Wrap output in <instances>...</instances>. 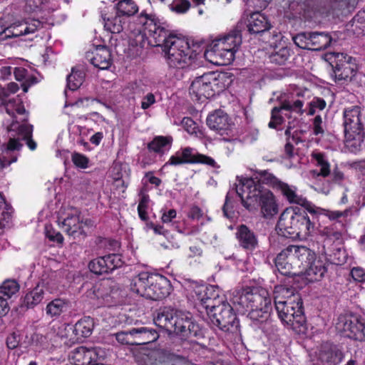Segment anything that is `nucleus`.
<instances>
[{"label": "nucleus", "mask_w": 365, "mask_h": 365, "mask_svg": "<svg viewBox=\"0 0 365 365\" xmlns=\"http://www.w3.org/2000/svg\"><path fill=\"white\" fill-rule=\"evenodd\" d=\"M195 163L206 164L212 167L215 166L214 159L202 154H195L194 150L190 148H185L182 151L177 152L170 157L169 161L165 165L168 164L179 165L184 163Z\"/></svg>", "instance_id": "b1692460"}, {"label": "nucleus", "mask_w": 365, "mask_h": 365, "mask_svg": "<svg viewBox=\"0 0 365 365\" xmlns=\"http://www.w3.org/2000/svg\"><path fill=\"white\" fill-rule=\"evenodd\" d=\"M270 24L267 17L259 12L251 14L249 19L248 29L252 34H259L268 30Z\"/></svg>", "instance_id": "c9c22d12"}, {"label": "nucleus", "mask_w": 365, "mask_h": 365, "mask_svg": "<svg viewBox=\"0 0 365 365\" xmlns=\"http://www.w3.org/2000/svg\"><path fill=\"white\" fill-rule=\"evenodd\" d=\"M68 309V302L63 299H55L50 302L46 307V314L51 317H58Z\"/></svg>", "instance_id": "79ce46f5"}, {"label": "nucleus", "mask_w": 365, "mask_h": 365, "mask_svg": "<svg viewBox=\"0 0 365 365\" xmlns=\"http://www.w3.org/2000/svg\"><path fill=\"white\" fill-rule=\"evenodd\" d=\"M314 220H311L302 208L289 207L281 214L277 227L287 237L304 240L316 232Z\"/></svg>", "instance_id": "39448f33"}, {"label": "nucleus", "mask_w": 365, "mask_h": 365, "mask_svg": "<svg viewBox=\"0 0 365 365\" xmlns=\"http://www.w3.org/2000/svg\"><path fill=\"white\" fill-rule=\"evenodd\" d=\"M227 86L226 76L218 72H209L196 77L190 86V94L196 101L204 102L223 91Z\"/></svg>", "instance_id": "f8f14e48"}, {"label": "nucleus", "mask_w": 365, "mask_h": 365, "mask_svg": "<svg viewBox=\"0 0 365 365\" xmlns=\"http://www.w3.org/2000/svg\"><path fill=\"white\" fill-rule=\"evenodd\" d=\"M181 125L188 133L193 134L196 133V123L190 118H183L181 120Z\"/></svg>", "instance_id": "052dcab7"}, {"label": "nucleus", "mask_w": 365, "mask_h": 365, "mask_svg": "<svg viewBox=\"0 0 365 365\" xmlns=\"http://www.w3.org/2000/svg\"><path fill=\"white\" fill-rule=\"evenodd\" d=\"M85 287L87 289L86 297L94 301V305L101 307L108 304L109 295L101 284H86Z\"/></svg>", "instance_id": "7c9ffc66"}, {"label": "nucleus", "mask_w": 365, "mask_h": 365, "mask_svg": "<svg viewBox=\"0 0 365 365\" xmlns=\"http://www.w3.org/2000/svg\"><path fill=\"white\" fill-rule=\"evenodd\" d=\"M173 138L170 136L155 137L148 145L150 150L157 153H164L169 150L171 147Z\"/></svg>", "instance_id": "37998d69"}, {"label": "nucleus", "mask_w": 365, "mask_h": 365, "mask_svg": "<svg viewBox=\"0 0 365 365\" xmlns=\"http://www.w3.org/2000/svg\"><path fill=\"white\" fill-rule=\"evenodd\" d=\"M57 222L64 232L74 239L85 235L86 228L91 226V220H84L80 212L75 208H68L64 214L61 213Z\"/></svg>", "instance_id": "dca6fc26"}, {"label": "nucleus", "mask_w": 365, "mask_h": 365, "mask_svg": "<svg viewBox=\"0 0 365 365\" xmlns=\"http://www.w3.org/2000/svg\"><path fill=\"white\" fill-rule=\"evenodd\" d=\"M10 310L9 302L4 297L0 296V318L6 316Z\"/></svg>", "instance_id": "69168bd1"}, {"label": "nucleus", "mask_w": 365, "mask_h": 365, "mask_svg": "<svg viewBox=\"0 0 365 365\" xmlns=\"http://www.w3.org/2000/svg\"><path fill=\"white\" fill-rule=\"evenodd\" d=\"M166 61L170 68L183 69L192 65L197 53L184 37L170 35L163 49Z\"/></svg>", "instance_id": "9b49d317"}, {"label": "nucleus", "mask_w": 365, "mask_h": 365, "mask_svg": "<svg viewBox=\"0 0 365 365\" xmlns=\"http://www.w3.org/2000/svg\"><path fill=\"white\" fill-rule=\"evenodd\" d=\"M297 96V98L294 96L289 97L281 103L280 106L272 108L271 120L269 123V128H277V125H281L285 120V118L288 120L287 134L289 132V129L295 126L294 123L304 112L302 108L304 102L299 98L298 93Z\"/></svg>", "instance_id": "ddd939ff"}, {"label": "nucleus", "mask_w": 365, "mask_h": 365, "mask_svg": "<svg viewBox=\"0 0 365 365\" xmlns=\"http://www.w3.org/2000/svg\"><path fill=\"white\" fill-rule=\"evenodd\" d=\"M155 103L156 100L155 95L152 93H148L142 98L140 108L143 110H147Z\"/></svg>", "instance_id": "bf43d9fd"}, {"label": "nucleus", "mask_w": 365, "mask_h": 365, "mask_svg": "<svg viewBox=\"0 0 365 365\" xmlns=\"http://www.w3.org/2000/svg\"><path fill=\"white\" fill-rule=\"evenodd\" d=\"M45 233L46 237L51 241L56 242L57 243H62L63 241V235L58 231L55 230L51 225L46 226Z\"/></svg>", "instance_id": "6e6d98bb"}, {"label": "nucleus", "mask_w": 365, "mask_h": 365, "mask_svg": "<svg viewBox=\"0 0 365 365\" xmlns=\"http://www.w3.org/2000/svg\"><path fill=\"white\" fill-rule=\"evenodd\" d=\"M115 12L129 21H135L134 15L138 11V6L133 0H118L114 5Z\"/></svg>", "instance_id": "2f4dec72"}, {"label": "nucleus", "mask_w": 365, "mask_h": 365, "mask_svg": "<svg viewBox=\"0 0 365 365\" xmlns=\"http://www.w3.org/2000/svg\"><path fill=\"white\" fill-rule=\"evenodd\" d=\"M310 256L302 261V267L297 271L298 274L304 275L309 282L321 280L327 272L325 257H316L315 253L310 250Z\"/></svg>", "instance_id": "4be33fe9"}, {"label": "nucleus", "mask_w": 365, "mask_h": 365, "mask_svg": "<svg viewBox=\"0 0 365 365\" xmlns=\"http://www.w3.org/2000/svg\"><path fill=\"white\" fill-rule=\"evenodd\" d=\"M339 204H349L351 208L356 210L365 205V199L361 196L359 190L354 187H350L344 190L339 200Z\"/></svg>", "instance_id": "c756f323"}, {"label": "nucleus", "mask_w": 365, "mask_h": 365, "mask_svg": "<svg viewBox=\"0 0 365 365\" xmlns=\"http://www.w3.org/2000/svg\"><path fill=\"white\" fill-rule=\"evenodd\" d=\"M274 48V51L272 53L271 61L278 64L284 63L289 58L290 53L289 49L285 46H282L277 51Z\"/></svg>", "instance_id": "8fccbe9b"}, {"label": "nucleus", "mask_w": 365, "mask_h": 365, "mask_svg": "<svg viewBox=\"0 0 365 365\" xmlns=\"http://www.w3.org/2000/svg\"><path fill=\"white\" fill-rule=\"evenodd\" d=\"M6 344L9 349H14L19 345L18 336L16 334H10L6 339Z\"/></svg>", "instance_id": "338daca9"}, {"label": "nucleus", "mask_w": 365, "mask_h": 365, "mask_svg": "<svg viewBox=\"0 0 365 365\" xmlns=\"http://www.w3.org/2000/svg\"><path fill=\"white\" fill-rule=\"evenodd\" d=\"M330 59L335 64L334 75L336 81H351L358 71L356 60L344 53L333 52Z\"/></svg>", "instance_id": "aec40b11"}, {"label": "nucleus", "mask_w": 365, "mask_h": 365, "mask_svg": "<svg viewBox=\"0 0 365 365\" xmlns=\"http://www.w3.org/2000/svg\"><path fill=\"white\" fill-rule=\"evenodd\" d=\"M52 330L57 336L61 339L70 338V340L72 339L71 336L74 334L73 326L65 323H57L53 325Z\"/></svg>", "instance_id": "a18cd8bd"}, {"label": "nucleus", "mask_w": 365, "mask_h": 365, "mask_svg": "<svg viewBox=\"0 0 365 365\" xmlns=\"http://www.w3.org/2000/svg\"><path fill=\"white\" fill-rule=\"evenodd\" d=\"M19 86L16 83H9L6 88L1 89V95L4 97L9 96L10 94L15 93L19 90Z\"/></svg>", "instance_id": "e2e57ef3"}, {"label": "nucleus", "mask_w": 365, "mask_h": 365, "mask_svg": "<svg viewBox=\"0 0 365 365\" xmlns=\"http://www.w3.org/2000/svg\"><path fill=\"white\" fill-rule=\"evenodd\" d=\"M72 161L74 165L81 168H86L88 164V158L80 153H74L72 155Z\"/></svg>", "instance_id": "13d9d810"}, {"label": "nucleus", "mask_w": 365, "mask_h": 365, "mask_svg": "<svg viewBox=\"0 0 365 365\" xmlns=\"http://www.w3.org/2000/svg\"><path fill=\"white\" fill-rule=\"evenodd\" d=\"M239 242L244 248L253 250L257 245V240L255 234L251 232L245 225H241L238 227L236 233Z\"/></svg>", "instance_id": "e433bc0d"}, {"label": "nucleus", "mask_w": 365, "mask_h": 365, "mask_svg": "<svg viewBox=\"0 0 365 365\" xmlns=\"http://www.w3.org/2000/svg\"><path fill=\"white\" fill-rule=\"evenodd\" d=\"M43 287L51 292H55L59 287L63 285V272L61 270L51 271L49 273L43 275L39 282Z\"/></svg>", "instance_id": "f704fd0d"}, {"label": "nucleus", "mask_w": 365, "mask_h": 365, "mask_svg": "<svg viewBox=\"0 0 365 365\" xmlns=\"http://www.w3.org/2000/svg\"><path fill=\"white\" fill-rule=\"evenodd\" d=\"M262 180L273 188L279 190L289 202L305 207L310 214L315 215L324 213V210L313 205L305 197L299 195L295 186L289 185L279 180L272 174L266 171L262 172Z\"/></svg>", "instance_id": "4468645a"}, {"label": "nucleus", "mask_w": 365, "mask_h": 365, "mask_svg": "<svg viewBox=\"0 0 365 365\" xmlns=\"http://www.w3.org/2000/svg\"><path fill=\"white\" fill-rule=\"evenodd\" d=\"M309 35L311 33H302L293 37L294 43L299 48L303 49H310L311 44L309 42Z\"/></svg>", "instance_id": "864d4df0"}, {"label": "nucleus", "mask_w": 365, "mask_h": 365, "mask_svg": "<svg viewBox=\"0 0 365 365\" xmlns=\"http://www.w3.org/2000/svg\"><path fill=\"white\" fill-rule=\"evenodd\" d=\"M98 352L99 349L97 348L79 346L72 353L71 360L75 365H89L98 361Z\"/></svg>", "instance_id": "cd10ccee"}, {"label": "nucleus", "mask_w": 365, "mask_h": 365, "mask_svg": "<svg viewBox=\"0 0 365 365\" xmlns=\"http://www.w3.org/2000/svg\"><path fill=\"white\" fill-rule=\"evenodd\" d=\"M351 275L353 279L356 282H365V271L361 267H356L352 268L351 270Z\"/></svg>", "instance_id": "680f3d73"}, {"label": "nucleus", "mask_w": 365, "mask_h": 365, "mask_svg": "<svg viewBox=\"0 0 365 365\" xmlns=\"http://www.w3.org/2000/svg\"><path fill=\"white\" fill-rule=\"evenodd\" d=\"M343 119L345 148L348 151L356 153L363 148L365 115L361 107L354 106L344 109Z\"/></svg>", "instance_id": "1a4fd4ad"}, {"label": "nucleus", "mask_w": 365, "mask_h": 365, "mask_svg": "<svg viewBox=\"0 0 365 365\" xmlns=\"http://www.w3.org/2000/svg\"><path fill=\"white\" fill-rule=\"evenodd\" d=\"M109 272L120 267L124 262L120 255L111 254L105 256Z\"/></svg>", "instance_id": "3c124183"}, {"label": "nucleus", "mask_w": 365, "mask_h": 365, "mask_svg": "<svg viewBox=\"0 0 365 365\" xmlns=\"http://www.w3.org/2000/svg\"><path fill=\"white\" fill-rule=\"evenodd\" d=\"M3 108L9 115L10 120H12L11 123L14 122L20 124L26 123V110L22 104L21 99L19 96L8 101H4ZM7 121H9V119H7Z\"/></svg>", "instance_id": "bb28decb"}, {"label": "nucleus", "mask_w": 365, "mask_h": 365, "mask_svg": "<svg viewBox=\"0 0 365 365\" xmlns=\"http://www.w3.org/2000/svg\"><path fill=\"white\" fill-rule=\"evenodd\" d=\"M220 299H222V302L211 307L207 314L213 327L227 331L230 326H233L236 316L233 312V307L226 302L225 297L222 293Z\"/></svg>", "instance_id": "a211bd4d"}, {"label": "nucleus", "mask_w": 365, "mask_h": 365, "mask_svg": "<svg viewBox=\"0 0 365 365\" xmlns=\"http://www.w3.org/2000/svg\"><path fill=\"white\" fill-rule=\"evenodd\" d=\"M176 217V211L173 209H170L167 212H164L162 215V221L164 223H169L173 219Z\"/></svg>", "instance_id": "774afa93"}, {"label": "nucleus", "mask_w": 365, "mask_h": 365, "mask_svg": "<svg viewBox=\"0 0 365 365\" xmlns=\"http://www.w3.org/2000/svg\"><path fill=\"white\" fill-rule=\"evenodd\" d=\"M88 267L90 270L96 274H103L110 272L105 256L97 257L91 260L88 264Z\"/></svg>", "instance_id": "de8ad7c7"}, {"label": "nucleus", "mask_w": 365, "mask_h": 365, "mask_svg": "<svg viewBox=\"0 0 365 365\" xmlns=\"http://www.w3.org/2000/svg\"><path fill=\"white\" fill-rule=\"evenodd\" d=\"M310 249L305 246L289 245L282 250L275 258V266L283 275L296 274L292 272L302 267V261L310 256Z\"/></svg>", "instance_id": "2eb2a0df"}, {"label": "nucleus", "mask_w": 365, "mask_h": 365, "mask_svg": "<svg viewBox=\"0 0 365 365\" xmlns=\"http://www.w3.org/2000/svg\"><path fill=\"white\" fill-rule=\"evenodd\" d=\"M134 344H147L156 341L159 335L157 331L148 327L133 328Z\"/></svg>", "instance_id": "72a5a7b5"}, {"label": "nucleus", "mask_w": 365, "mask_h": 365, "mask_svg": "<svg viewBox=\"0 0 365 365\" xmlns=\"http://www.w3.org/2000/svg\"><path fill=\"white\" fill-rule=\"evenodd\" d=\"M232 302L237 312H248L253 322H266L272 310V301L268 291L262 287H246L235 290Z\"/></svg>", "instance_id": "7ed1b4c3"}, {"label": "nucleus", "mask_w": 365, "mask_h": 365, "mask_svg": "<svg viewBox=\"0 0 365 365\" xmlns=\"http://www.w3.org/2000/svg\"><path fill=\"white\" fill-rule=\"evenodd\" d=\"M313 131L315 135L322 134L324 133L322 120L319 115H317L314 119Z\"/></svg>", "instance_id": "0e129e2a"}, {"label": "nucleus", "mask_w": 365, "mask_h": 365, "mask_svg": "<svg viewBox=\"0 0 365 365\" xmlns=\"http://www.w3.org/2000/svg\"><path fill=\"white\" fill-rule=\"evenodd\" d=\"M84 79L83 71L73 68L67 78V86L70 90L75 91L81 86Z\"/></svg>", "instance_id": "49530a36"}, {"label": "nucleus", "mask_w": 365, "mask_h": 365, "mask_svg": "<svg viewBox=\"0 0 365 365\" xmlns=\"http://www.w3.org/2000/svg\"><path fill=\"white\" fill-rule=\"evenodd\" d=\"M326 107V102L324 99L317 98H314L311 103H310V108L308 111L309 115H314L315 113V110L318 109L319 110H322Z\"/></svg>", "instance_id": "4d7b16f0"}, {"label": "nucleus", "mask_w": 365, "mask_h": 365, "mask_svg": "<svg viewBox=\"0 0 365 365\" xmlns=\"http://www.w3.org/2000/svg\"><path fill=\"white\" fill-rule=\"evenodd\" d=\"M312 156L316 165L320 168V170H310L309 173V178H321L323 177H327L330 174V165L325 155L322 153L314 152Z\"/></svg>", "instance_id": "473e14b6"}, {"label": "nucleus", "mask_w": 365, "mask_h": 365, "mask_svg": "<svg viewBox=\"0 0 365 365\" xmlns=\"http://www.w3.org/2000/svg\"><path fill=\"white\" fill-rule=\"evenodd\" d=\"M115 339L122 344L134 345L133 329L128 331H120L115 334Z\"/></svg>", "instance_id": "5fc2aeb1"}, {"label": "nucleus", "mask_w": 365, "mask_h": 365, "mask_svg": "<svg viewBox=\"0 0 365 365\" xmlns=\"http://www.w3.org/2000/svg\"><path fill=\"white\" fill-rule=\"evenodd\" d=\"M20 286L14 279L5 280L0 286V296L4 297L7 301L19 291Z\"/></svg>", "instance_id": "c03bdc74"}, {"label": "nucleus", "mask_w": 365, "mask_h": 365, "mask_svg": "<svg viewBox=\"0 0 365 365\" xmlns=\"http://www.w3.org/2000/svg\"><path fill=\"white\" fill-rule=\"evenodd\" d=\"M326 177L319 178H310L313 180V184L312 187L317 192L328 195L331 190V183L325 179Z\"/></svg>", "instance_id": "09e8293b"}, {"label": "nucleus", "mask_w": 365, "mask_h": 365, "mask_svg": "<svg viewBox=\"0 0 365 365\" xmlns=\"http://www.w3.org/2000/svg\"><path fill=\"white\" fill-rule=\"evenodd\" d=\"M7 130L9 141L0 156V170L17 160V156L14 153V151L19 150L22 147V144L19 142L21 140H26L31 150L36 148V143L31 139L33 131L31 125L27 123L20 124L14 122L7 125Z\"/></svg>", "instance_id": "9d476101"}, {"label": "nucleus", "mask_w": 365, "mask_h": 365, "mask_svg": "<svg viewBox=\"0 0 365 365\" xmlns=\"http://www.w3.org/2000/svg\"><path fill=\"white\" fill-rule=\"evenodd\" d=\"M155 324L182 337L197 336L200 331L198 324L192 320L190 312L165 308L154 319Z\"/></svg>", "instance_id": "6e6552de"}, {"label": "nucleus", "mask_w": 365, "mask_h": 365, "mask_svg": "<svg viewBox=\"0 0 365 365\" xmlns=\"http://www.w3.org/2000/svg\"><path fill=\"white\" fill-rule=\"evenodd\" d=\"M91 63L100 69H107L111 65V55L109 49L104 46H97L91 55H88Z\"/></svg>", "instance_id": "c85d7f7f"}, {"label": "nucleus", "mask_w": 365, "mask_h": 365, "mask_svg": "<svg viewBox=\"0 0 365 365\" xmlns=\"http://www.w3.org/2000/svg\"><path fill=\"white\" fill-rule=\"evenodd\" d=\"M170 9L178 14H185L190 8L188 0H173L170 5Z\"/></svg>", "instance_id": "603ef678"}, {"label": "nucleus", "mask_w": 365, "mask_h": 365, "mask_svg": "<svg viewBox=\"0 0 365 365\" xmlns=\"http://www.w3.org/2000/svg\"><path fill=\"white\" fill-rule=\"evenodd\" d=\"M130 291L143 297L159 300L168 297L172 286L164 276L148 272H140L130 282Z\"/></svg>", "instance_id": "0eeeda50"}, {"label": "nucleus", "mask_w": 365, "mask_h": 365, "mask_svg": "<svg viewBox=\"0 0 365 365\" xmlns=\"http://www.w3.org/2000/svg\"><path fill=\"white\" fill-rule=\"evenodd\" d=\"M13 6L19 13L38 14L50 13L56 10L58 5L55 0H14Z\"/></svg>", "instance_id": "5701e85b"}, {"label": "nucleus", "mask_w": 365, "mask_h": 365, "mask_svg": "<svg viewBox=\"0 0 365 365\" xmlns=\"http://www.w3.org/2000/svg\"><path fill=\"white\" fill-rule=\"evenodd\" d=\"M189 290L190 297L193 302L206 312L214 304L222 302L220 299L221 290L217 286L198 284L193 283L190 284Z\"/></svg>", "instance_id": "6ab92c4d"}, {"label": "nucleus", "mask_w": 365, "mask_h": 365, "mask_svg": "<svg viewBox=\"0 0 365 365\" xmlns=\"http://www.w3.org/2000/svg\"><path fill=\"white\" fill-rule=\"evenodd\" d=\"M102 17L104 22V28L106 31L112 34H120V32H125L128 35V43H130V35L131 32L128 29L130 24L137 23L135 21H129L125 18L115 12V15L108 16L106 14L102 12Z\"/></svg>", "instance_id": "a878e982"}, {"label": "nucleus", "mask_w": 365, "mask_h": 365, "mask_svg": "<svg viewBox=\"0 0 365 365\" xmlns=\"http://www.w3.org/2000/svg\"><path fill=\"white\" fill-rule=\"evenodd\" d=\"M43 288L44 287L38 283L35 288L26 294L24 303L27 307H34L42 301L44 296Z\"/></svg>", "instance_id": "ea45409f"}, {"label": "nucleus", "mask_w": 365, "mask_h": 365, "mask_svg": "<svg viewBox=\"0 0 365 365\" xmlns=\"http://www.w3.org/2000/svg\"><path fill=\"white\" fill-rule=\"evenodd\" d=\"M12 207L6 203L4 196L0 193V235L4 228L9 225L11 219Z\"/></svg>", "instance_id": "a19ab883"}, {"label": "nucleus", "mask_w": 365, "mask_h": 365, "mask_svg": "<svg viewBox=\"0 0 365 365\" xmlns=\"http://www.w3.org/2000/svg\"><path fill=\"white\" fill-rule=\"evenodd\" d=\"M94 327V319L90 317H85L75 324L74 332L77 336L88 337L92 334Z\"/></svg>", "instance_id": "58836bf2"}, {"label": "nucleus", "mask_w": 365, "mask_h": 365, "mask_svg": "<svg viewBox=\"0 0 365 365\" xmlns=\"http://www.w3.org/2000/svg\"><path fill=\"white\" fill-rule=\"evenodd\" d=\"M207 124L210 129L224 136V140H228L225 136L230 137L233 131V125L230 123L227 115L221 110L210 114L207 118Z\"/></svg>", "instance_id": "393cba45"}, {"label": "nucleus", "mask_w": 365, "mask_h": 365, "mask_svg": "<svg viewBox=\"0 0 365 365\" xmlns=\"http://www.w3.org/2000/svg\"><path fill=\"white\" fill-rule=\"evenodd\" d=\"M274 293L275 309L282 323L297 334L304 333L306 320L299 294L283 287H275Z\"/></svg>", "instance_id": "20e7f679"}, {"label": "nucleus", "mask_w": 365, "mask_h": 365, "mask_svg": "<svg viewBox=\"0 0 365 365\" xmlns=\"http://www.w3.org/2000/svg\"><path fill=\"white\" fill-rule=\"evenodd\" d=\"M41 27L42 23L38 19L27 18L16 21L4 30L0 31V41L34 34Z\"/></svg>", "instance_id": "412c9836"}, {"label": "nucleus", "mask_w": 365, "mask_h": 365, "mask_svg": "<svg viewBox=\"0 0 365 365\" xmlns=\"http://www.w3.org/2000/svg\"><path fill=\"white\" fill-rule=\"evenodd\" d=\"M241 44L242 35L235 29L213 40L205 50L204 56L212 64L229 65L234 61Z\"/></svg>", "instance_id": "423d86ee"}, {"label": "nucleus", "mask_w": 365, "mask_h": 365, "mask_svg": "<svg viewBox=\"0 0 365 365\" xmlns=\"http://www.w3.org/2000/svg\"><path fill=\"white\" fill-rule=\"evenodd\" d=\"M336 329L346 337L365 341V319L354 314L340 315L336 322Z\"/></svg>", "instance_id": "f3484780"}, {"label": "nucleus", "mask_w": 365, "mask_h": 365, "mask_svg": "<svg viewBox=\"0 0 365 365\" xmlns=\"http://www.w3.org/2000/svg\"><path fill=\"white\" fill-rule=\"evenodd\" d=\"M331 38L328 34L323 32L311 33L309 42L311 50H322L327 48L331 43Z\"/></svg>", "instance_id": "4c0bfd02"}, {"label": "nucleus", "mask_w": 365, "mask_h": 365, "mask_svg": "<svg viewBox=\"0 0 365 365\" xmlns=\"http://www.w3.org/2000/svg\"><path fill=\"white\" fill-rule=\"evenodd\" d=\"M262 184V173L259 176H237L236 192L241 198L242 204L249 211H256L260 207L265 218H271L278 212V204L274 194Z\"/></svg>", "instance_id": "f257e3e1"}, {"label": "nucleus", "mask_w": 365, "mask_h": 365, "mask_svg": "<svg viewBox=\"0 0 365 365\" xmlns=\"http://www.w3.org/2000/svg\"><path fill=\"white\" fill-rule=\"evenodd\" d=\"M128 29L131 32L130 46L135 48L136 52L145 45L161 46L163 49L168 36L171 35L155 14L145 10L137 16V23L130 24Z\"/></svg>", "instance_id": "f03ea898"}]
</instances>
